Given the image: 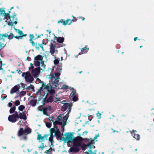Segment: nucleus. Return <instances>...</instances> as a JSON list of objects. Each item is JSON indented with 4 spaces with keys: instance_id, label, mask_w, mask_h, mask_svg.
<instances>
[{
    "instance_id": "obj_1",
    "label": "nucleus",
    "mask_w": 154,
    "mask_h": 154,
    "mask_svg": "<svg viewBox=\"0 0 154 154\" xmlns=\"http://www.w3.org/2000/svg\"><path fill=\"white\" fill-rule=\"evenodd\" d=\"M66 137H63V140L67 141L68 143H73V146L70 148V150L71 152H78L80 150L79 147L83 140V138L80 136L75 137L72 133L67 132L66 134Z\"/></svg>"
},
{
    "instance_id": "obj_2",
    "label": "nucleus",
    "mask_w": 154,
    "mask_h": 154,
    "mask_svg": "<svg viewBox=\"0 0 154 154\" xmlns=\"http://www.w3.org/2000/svg\"><path fill=\"white\" fill-rule=\"evenodd\" d=\"M56 69L57 72L54 73V75H50L49 77L50 83L52 84L54 88H57L59 85L60 76L62 69L61 65L57 66Z\"/></svg>"
},
{
    "instance_id": "obj_3",
    "label": "nucleus",
    "mask_w": 154,
    "mask_h": 154,
    "mask_svg": "<svg viewBox=\"0 0 154 154\" xmlns=\"http://www.w3.org/2000/svg\"><path fill=\"white\" fill-rule=\"evenodd\" d=\"M50 134H44L43 136L42 134H38L37 135V139L39 141V142H45V141L48 140L52 144L54 142V137L55 134L53 135V133H55V128H52L50 130Z\"/></svg>"
},
{
    "instance_id": "obj_4",
    "label": "nucleus",
    "mask_w": 154,
    "mask_h": 154,
    "mask_svg": "<svg viewBox=\"0 0 154 154\" xmlns=\"http://www.w3.org/2000/svg\"><path fill=\"white\" fill-rule=\"evenodd\" d=\"M17 32L19 34L20 36H14L12 33H11L9 35H8V39L10 40L12 39L13 37L17 39L18 40L22 39L23 36H26L27 35L26 34H24L22 31L19 29H15Z\"/></svg>"
},
{
    "instance_id": "obj_5",
    "label": "nucleus",
    "mask_w": 154,
    "mask_h": 154,
    "mask_svg": "<svg viewBox=\"0 0 154 154\" xmlns=\"http://www.w3.org/2000/svg\"><path fill=\"white\" fill-rule=\"evenodd\" d=\"M31 129L29 128H27L23 130V128H20L18 130L17 135L18 137H21L23 134L27 135V134L31 133Z\"/></svg>"
},
{
    "instance_id": "obj_6",
    "label": "nucleus",
    "mask_w": 154,
    "mask_h": 154,
    "mask_svg": "<svg viewBox=\"0 0 154 154\" xmlns=\"http://www.w3.org/2000/svg\"><path fill=\"white\" fill-rule=\"evenodd\" d=\"M64 114L65 113L59 115L57 116V120L61 122L62 124H63L64 126L66 124L67 120L69 117V114H66L65 115Z\"/></svg>"
},
{
    "instance_id": "obj_7",
    "label": "nucleus",
    "mask_w": 154,
    "mask_h": 154,
    "mask_svg": "<svg viewBox=\"0 0 154 154\" xmlns=\"http://www.w3.org/2000/svg\"><path fill=\"white\" fill-rule=\"evenodd\" d=\"M22 75L23 77H24L26 81L29 83H32L34 80L33 77L31 75L29 71H27L26 72H23Z\"/></svg>"
},
{
    "instance_id": "obj_8",
    "label": "nucleus",
    "mask_w": 154,
    "mask_h": 154,
    "mask_svg": "<svg viewBox=\"0 0 154 154\" xmlns=\"http://www.w3.org/2000/svg\"><path fill=\"white\" fill-rule=\"evenodd\" d=\"M72 106V104L71 103H64L63 105L61 107V110L62 111H65L68 109L67 113L66 114H69L71 111V107Z\"/></svg>"
},
{
    "instance_id": "obj_9",
    "label": "nucleus",
    "mask_w": 154,
    "mask_h": 154,
    "mask_svg": "<svg viewBox=\"0 0 154 154\" xmlns=\"http://www.w3.org/2000/svg\"><path fill=\"white\" fill-rule=\"evenodd\" d=\"M39 110L43 112V114L47 116H48L47 111H50L51 110V106H48L47 107H44L43 106H39L38 108Z\"/></svg>"
},
{
    "instance_id": "obj_10",
    "label": "nucleus",
    "mask_w": 154,
    "mask_h": 154,
    "mask_svg": "<svg viewBox=\"0 0 154 154\" xmlns=\"http://www.w3.org/2000/svg\"><path fill=\"white\" fill-rule=\"evenodd\" d=\"M8 34L7 33L0 34V48L1 49L3 48L6 45V44L5 43V40L3 37L8 38Z\"/></svg>"
},
{
    "instance_id": "obj_11",
    "label": "nucleus",
    "mask_w": 154,
    "mask_h": 154,
    "mask_svg": "<svg viewBox=\"0 0 154 154\" xmlns=\"http://www.w3.org/2000/svg\"><path fill=\"white\" fill-rule=\"evenodd\" d=\"M16 14H15V13H14V15L12 16L11 17V19L10 18L9 22L8 23L9 25L11 26H13L14 24H17V17H16Z\"/></svg>"
},
{
    "instance_id": "obj_12",
    "label": "nucleus",
    "mask_w": 154,
    "mask_h": 154,
    "mask_svg": "<svg viewBox=\"0 0 154 154\" xmlns=\"http://www.w3.org/2000/svg\"><path fill=\"white\" fill-rule=\"evenodd\" d=\"M17 119L16 112L15 113L9 115L8 118V121L12 123L15 122L17 121Z\"/></svg>"
},
{
    "instance_id": "obj_13",
    "label": "nucleus",
    "mask_w": 154,
    "mask_h": 154,
    "mask_svg": "<svg viewBox=\"0 0 154 154\" xmlns=\"http://www.w3.org/2000/svg\"><path fill=\"white\" fill-rule=\"evenodd\" d=\"M56 43V41H53V40L52 39L51 40V43L50 45V48L49 52L52 55L54 54L55 52V46L53 44H55Z\"/></svg>"
},
{
    "instance_id": "obj_14",
    "label": "nucleus",
    "mask_w": 154,
    "mask_h": 154,
    "mask_svg": "<svg viewBox=\"0 0 154 154\" xmlns=\"http://www.w3.org/2000/svg\"><path fill=\"white\" fill-rule=\"evenodd\" d=\"M41 69L42 70V69H41L40 67H38L32 69L31 71L32 74L34 77H37Z\"/></svg>"
},
{
    "instance_id": "obj_15",
    "label": "nucleus",
    "mask_w": 154,
    "mask_h": 154,
    "mask_svg": "<svg viewBox=\"0 0 154 154\" xmlns=\"http://www.w3.org/2000/svg\"><path fill=\"white\" fill-rule=\"evenodd\" d=\"M40 82L42 83V86L40 88V89L38 91V92H36V94H38V93H39V94L40 95L41 93V91H43L44 89L46 90L47 89L48 87L47 86H49L48 84H47V85H45L44 83L43 82L41 81V80L39 79Z\"/></svg>"
},
{
    "instance_id": "obj_16",
    "label": "nucleus",
    "mask_w": 154,
    "mask_h": 154,
    "mask_svg": "<svg viewBox=\"0 0 154 154\" xmlns=\"http://www.w3.org/2000/svg\"><path fill=\"white\" fill-rule=\"evenodd\" d=\"M16 112L18 119H23L24 120H26V119L27 117L25 112H20L19 115L17 111H16Z\"/></svg>"
},
{
    "instance_id": "obj_17",
    "label": "nucleus",
    "mask_w": 154,
    "mask_h": 154,
    "mask_svg": "<svg viewBox=\"0 0 154 154\" xmlns=\"http://www.w3.org/2000/svg\"><path fill=\"white\" fill-rule=\"evenodd\" d=\"M57 23H61L63 25H66L67 24H68L69 25L71 24L72 23V21L70 19H67L66 21L64 19H62L58 21Z\"/></svg>"
},
{
    "instance_id": "obj_18",
    "label": "nucleus",
    "mask_w": 154,
    "mask_h": 154,
    "mask_svg": "<svg viewBox=\"0 0 154 154\" xmlns=\"http://www.w3.org/2000/svg\"><path fill=\"white\" fill-rule=\"evenodd\" d=\"M55 136H56L57 138H60L61 140H63V137L61 135V133L57 126L55 127Z\"/></svg>"
},
{
    "instance_id": "obj_19",
    "label": "nucleus",
    "mask_w": 154,
    "mask_h": 154,
    "mask_svg": "<svg viewBox=\"0 0 154 154\" xmlns=\"http://www.w3.org/2000/svg\"><path fill=\"white\" fill-rule=\"evenodd\" d=\"M137 131L136 130H133L131 131V134L132 136L137 140H139L140 138V135L136 133Z\"/></svg>"
},
{
    "instance_id": "obj_20",
    "label": "nucleus",
    "mask_w": 154,
    "mask_h": 154,
    "mask_svg": "<svg viewBox=\"0 0 154 154\" xmlns=\"http://www.w3.org/2000/svg\"><path fill=\"white\" fill-rule=\"evenodd\" d=\"M54 96L53 95H51L46 100V98H44L43 100V105H44L45 102L49 103L52 102L53 101V98Z\"/></svg>"
},
{
    "instance_id": "obj_21",
    "label": "nucleus",
    "mask_w": 154,
    "mask_h": 154,
    "mask_svg": "<svg viewBox=\"0 0 154 154\" xmlns=\"http://www.w3.org/2000/svg\"><path fill=\"white\" fill-rule=\"evenodd\" d=\"M54 38L53 41H57L58 43H62L64 41V38L63 37H57L55 36Z\"/></svg>"
},
{
    "instance_id": "obj_22",
    "label": "nucleus",
    "mask_w": 154,
    "mask_h": 154,
    "mask_svg": "<svg viewBox=\"0 0 154 154\" xmlns=\"http://www.w3.org/2000/svg\"><path fill=\"white\" fill-rule=\"evenodd\" d=\"M51 84V85H50L49 86H47L48 88L46 90H47L48 93H50L51 95L53 96L54 94L55 93V91L54 89H52V88H53V87L52 86V84Z\"/></svg>"
},
{
    "instance_id": "obj_23",
    "label": "nucleus",
    "mask_w": 154,
    "mask_h": 154,
    "mask_svg": "<svg viewBox=\"0 0 154 154\" xmlns=\"http://www.w3.org/2000/svg\"><path fill=\"white\" fill-rule=\"evenodd\" d=\"M88 50L89 48H87V46L86 45L85 47L82 48L81 51L79 53L77 56H75V57H76L77 56H78L79 55H80L83 54L87 53L88 52Z\"/></svg>"
},
{
    "instance_id": "obj_24",
    "label": "nucleus",
    "mask_w": 154,
    "mask_h": 154,
    "mask_svg": "<svg viewBox=\"0 0 154 154\" xmlns=\"http://www.w3.org/2000/svg\"><path fill=\"white\" fill-rule=\"evenodd\" d=\"M20 86L19 84L15 85L11 90L10 92L11 94L15 93L17 91L20 89Z\"/></svg>"
},
{
    "instance_id": "obj_25",
    "label": "nucleus",
    "mask_w": 154,
    "mask_h": 154,
    "mask_svg": "<svg viewBox=\"0 0 154 154\" xmlns=\"http://www.w3.org/2000/svg\"><path fill=\"white\" fill-rule=\"evenodd\" d=\"M92 146L91 143H88L87 145L85 144H83L82 146V150H85L86 148H89L91 149L92 148Z\"/></svg>"
},
{
    "instance_id": "obj_26",
    "label": "nucleus",
    "mask_w": 154,
    "mask_h": 154,
    "mask_svg": "<svg viewBox=\"0 0 154 154\" xmlns=\"http://www.w3.org/2000/svg\"><path fill=\"white\" fill-rule=\"evenodd\" d=\"M11 13L10 11L8 12V13H4L3 15L4 17L5 18L6 20H8L9 19H10L11 18V17L10 15V14Z\"/></svg>"
},
{
    "instance_id": "obj_27",
    "label": "nucleus",
    "mask_w": 154,
    "mask_h": 154,
    "mask_svg": "<svg viewBox=\"0 0 154 154\" xmlns=\"http://www.w3.org/2000/svg\"><path fill=\"white\" fill-rule=\"evenodd\" d=\"M37 103V101L35 100H31L29 103V105L32 106H35Z\"/></svg>"
},
{
    "instance_id": "obj_28",
    "label": "nucleus",
    "mask_w": 154,
    "mask_h": 154,
    "mask_svg": "<svg viewBox=\"0 0 154 154\" xmlns=\"http://www.w3.org/2000/svg\"><path fill=\"white\" fill-rule=\"evenodd\" d=\"M116 128H115L116 130L114 129L113 128H111V129L112 131V132L113 133L115 132L117 133H120V131L121 130L120 128L117 126H116Z\"/></svg>"
},
{
    "instance_id": "obj_29",
    "label": "nucleus",
    "mask_w": 154,
    "mask_h": 154,
    "mask_svg": "<svg viewBox=\"0 0 154 154\" xmlns=\"http://www.w3.org/2000/svg\"><path fill=\"white\" fill-rule=\"evenodd\" d=\"M43 56L40 55H38L35 57L34 59L36 60L42 61L43 59Z\"/></svg>"
},
{
    "instance_id": "obj_30",
    "label": "nucleus",
    "mask_w": 154,
    "mask_h": 154,
    "mask_svg": "<svg viewBox=\"0 0 154 154\" xmlns=\"http://www.w3.org/2000/svg\"><path fill=\"white\" fill-rule=\"evenodd\" d=\"M53 123L54 125V126L55 128V127H56L55 126L57 125H62V123L61 122L57 120L54 121L53 122Z\"/></svg>"
},
{
    "instance_id": "obj_31",
    "label": "nucleus",
    "mask_w": 154,
    "mask_h": 154,
    "mask_svg": "<svg viewBox=\"0 0 154 154\" xmlns=\"http://www.w3.org/2000/svg\"><path fill=\"white\" fill-rule=\"evenodd\" d=\"M54 149H52L51 147L48 150H46L45 152V153L48 154H51L52 153V151H54Z\"/></svg>"
},
{
    "instance_id": "obj_32",
    "label": "nucleus",
    "mask_w": 154,
    "mask_h": 154,
    "mask_svg": "<svg viewBox=\"0 0 154 154\" xmlns=\"http://www.w3.org/2000/svg\"><path fill=\"white\" fill-rule=\"evenodd\" d=\"M70 89L72 90V92L70 94L71 97H72L73 96L75 95V94L76 92V90L73 88H70Z\"/></svg>"
},
{
    "instance_id": "obj_33",
    "label": "nucleus",
    "mask_w": 154,
    "mask_h": 154,
    "mask_svg": "<svg viewBox=\"0 0 154 154\" xmlns=\"http://www.w3.org/2000/svg\"><path fill=\"white\" fill-rule=\"evenodd\" d=\"M16 109V107L15 106H14L12 108H11L9 110V112L11 114L15 112L16 111H15Z\"/></svg>"
},
{
    "instance_id": "obj_34",
    "label": "nucleus",
    "mask_w": 154,
    "mask_h": 154,
    "mask_svg": "<svg viewBox=\"0 0 154 154\" xmlns=\"http://www.w3.org/2000/svg\"><path fill=\"white\" fill-rule=\"evenodd\" d=\"M41 142L42 143V144L40 146H38V148H41V150H42L43 149L45 148V146L46 147L47 146H46V144H45L44 143L45 142Z\"/></svg>"
},
{
    "instance_id": "obj_35",
    "label": "nucleus",
    "mask_w": 154,
    "mask_h": 154,
    "mask_svg": "<svg viewBox=\"0 0 154 154\" xmlns=\"http://www.w3.org/2000/svg\"><path fill=\"white\" fill-rule=\"evenodd\" d=\"M25 107L23 105H21L18 107V109L20 111H22L25 109Z\"/></svg>"
},
{
    "instance_id": "obj_36",
    "label": "nucleus",
    "mask_w": 154,
    "mask_h": 154,
    "mask_svg": "<svg viewBox=\"0 0 154 154\" xmlns=\"http://www.w3.org/2000/svg\"><path fill=\"white\" fill-rule=\"evenodd\" d=\"M72 100L74 102H75L77 101L78 100V96L75 95L72 96Z\"/></svg>"
},
{
    "instance_id": "obj_37",
    "label": "nucleus",
    "mask_w": 154,
    "mask_h": 154,
    "mask_svg": "<svg viewBox=\"0 0 154 154\" xmlns=\"http://www.w3.org/2000/svg\"><path fill=\"white\" fill-rule=\"evenodd\" d=\"M34 65L35 66L37 67L39 66L40 65V63L38 61H34Z\"/></svg>"
},
{
    "instance_id": "obj_38",
    "label": "nucleus",
    "mask_w": 154,
    "mask_h": 154,
    "mask_svg": "<svg viewBox=\"0 0 154 154\" xmlns=\"http://www.w3.org/2000/svg\"><path fill=\"white\" fill-rule=\"evenodd\" d=\"M44 45H46V44H45L44 42H42V43L41 44H38V45H39V47H40L42 48V51H44V48L43 47Z\"/></svg>"
},
{
    "instance_id": "obj_39",
    "label": "nucleus",
    "mask_w": 154,
    "mask_h": 154,
    "mask_svg": "<svg viewBox=\"0 0 154 154\" xmlns=\"http://www.w3.org/2000/svg\"><path fill=\"white\" fill-rule=\"evenodd\" d=\"M60 60L59 58H58V59H56L54 61V64L57 65L59 63V61Z\"/></svg>"
},
{
    "instance_id": "obj_40",
    "label": "nucleus",
    "mask_w": 154,
    "mask_h": 154,
    "mask_svg": "<svg viewBox=\"0 0 154 154\" xmlns=\"http://www.w3.org/2000/svg\"><path fill=\"white\" fill-rule=\"evenodd\" d=\"M34 87L33 85H30L29 86H27V88H25V89H32V90L34 89Z\"/></svg>"
},
{
    "instance_id": "obj_41",
    "label": "nucleus",
    "mask_w": 154,
    "mask_h": 154,
    "mask_svg": "<svg viewBox=\"0 0 154 154\" xmlns=\"http://www.w3.org/2000/svg\"><path fill=\"white\" fill-rule=\"evenodd\" d=\"M46 125L48 128H50L51 127V123L46 122Z\"/></svg>"
},
{
    "instance_id": "obj_42",
    "label": "nucleus",
    "mask_w": 154,
    "mask_h": 154,
    "mask_svg": "<svg viewBox=\"0 0 154 154\" xmlns=\"http://www.w3.org/2000/svg\"><path fill=\"white\" fill-rule=\"evenodd\" d=\"M26 92L25 91H22L20 93V96H23L26 94Z\"/></svg>"
},
{
    "instance_id": "obj_43",
    "label": "nucleus",
    "mask_w": 154,
    "mask_h": 154,
    "mask_svg": "<svg viewBox=\"0 0 154 154\" xmlns=\"http://www.w3.org/2000/svg\"><path fill=\"white\" fill-rule=\"evenodd\" d=\"M20 104V101L18 100H16L15 102V104L16 106H18Z\"/></svg>"
},
{
    "instance_id": "obj_44",
    "label": "nucleus",
    "mask_w": 154,
    "mask_h": 154,
    "mask_svg": "<svg viewBox=\"0 0 154 154\" xmlns=\"http://www.w3.org/2000/svg\"><path fill=\"white\" fill-rule=\"evenodd\" d=\"M20 84L21 85V87L23 88V90L25 88V86H27L26 85L24 84L23 83H21Z\"/></svg>"
},
{
    "instance_id": "obj_45",
    "label": "nucleus",
    "mask_w": 154,
    "mask_h": 154,
    "mask_svg": "<svg viewBox=\"0 0 154 154\" xmlns=\"http://www.w3.org/2000/svg\"><path fill=\"white\" fill-rule=\"evenodd\" d=\"M97 117L98 118L100 119L101 117V113L99 112V111H98L97 113Z\"/></svg>"
},
{
    "instance_id": "obj_46",
    "label": "nucleus",
    "mask_w": 154,
    "mask_h": 154,
    "mask_svg": "<svg viewBox=\"0 0 154 154\" xmlns=\"http://www.w3.org/2000/svg\"><path fill=\"white\" fill-rule=\"evenodd\" d=\"M72 17L73 18L72 19V20H71L73 22H75L77 20V19L75 18L73 15L72 16Z\"/></svg>"
},
{
    "instance_id": "obj_47",
    "label": "nucleus",
    "mask_w": 154,
    "mask_h": 154,
    "mask_svg": "<svg viewBox=\"0 0 154 154\" xmlns=\"http://www.w3.org/2000/svg\"><path fill=\"white\" fill-rule=\"evenodd\" d=\"M68 88V86L66 85H63L62 88H61V89H65L67 88Z\"/></svg>"
},
{
    "instance_id": "obj_48",
    "label": "nucleus",
    "mask_w": 154,
    "mask_h": 154,
    "mask_svg": "<svg viewBox=\"0 0 154 154\" xmlns=\"http://www.w3.org/2000/svg\"><path fill=\"white\" fill-rule=\"evenodd\" d=\"M54 118V116H52V117H49L48 118V119L50 121H52L53 122L54 121L53 119Z\"/></svg>"
},
{
    "instance_id": "obj_49",
    "label": "nucleus",
    "mask_w": 154,
    "mask_h": 154,
    "mask_svg": "<svg viewBox=\"0 0 154 154\" xmlns=\"http://www.w3.org/2000/svg\"><path fill=\"white\" fill-rule=\"evenodd\" d=\"M4 13H5V11L4 10H0V14L2 15V14H3Z\"/></svg>"
},
{
    "instance_id": "obj_50",
    "label": "nucleus",
    "mask_w": 154,
    "mask_h": 154,
    "mask_svg": "<svg viewBox=\"0 0 154 154\" xmlns=\"http://www.w3.org/2000/svg\"><path fill=\"white\" fill-rule=\"evenodd\" d=\"M88 152H89L91 154H96V152H92V150L91 149H90L88 150Z\"/></svg>"
},
{
    "instance_id": "obj_51",
    "label": "nucleus",
    "mask_w": 154,
    "mask_h": 154,
    "mask_svg": "<svg viewBox=\"0 0 154 154\" xmlns=\"http://www.w3.org/2000/svg\"><path fill=\"white\" fill-rule=\"evenodd\" d=\"M78 17L79 19L81 20L82 21L84 20L85 19V18L82 17Z\"/></svg>"
},
{
    "instance_id": "obj_52",
    "label": "nucleus",
    "mask_w": 154,
    "mask_h": 154,
    "mask_svg": "<svg viewBox=\"0 0 154 154\" xmlns=\"http://www.w3.org/2000/svg\"><path fill=\"white\" fill-rule=\"evenodd\" d=\"M99 134H96L95 135L94 137V138L93 139V140H95L96 139L97 137H99Z\"/></svg>"
},
{
    "instance_id": "obj_53",
    "label": "nucleus",
    "mask_w": 154,
    "mask_h": 154,
    "mask_svg": "<svg viewBox=\"0 0 154 154\" xmlns=\"http://www.w3.org/2000/svg\"><path fill=\"white\" fill-rule=\"evenodd\" d=\"M30 65L31 66V67H29V70H30L31 69H32V70L33 69H33L34 66H33V64H32V63H31Z\"/></svg>"
},
{
    "instance_id": "obj_54",
    "label": "nucleus",
    "mask_w": 154,
    "mask_h": 154,
    "mask_svg": "<svg viewBox=\"0 0 154 154\" xmlns=\"http://www.w3.org/2000/svg\"><path fill=\"white\" fill-rule=\"evenodd\" d=\"M41 67H42L43 69H45V64H44V63H43V64H42V65H41Z\"/></svg>"
},
{
    "instance_id": "obj_55",
    "label": "nucleus",
    "mask_w": 154,
    "mask_h": 154,
    "mask_svg": "<svg viewBox=\"0 0 154 154\" xmlns=\"http://www.w3.org/2000/svg\"><path fill=\"white\" fill-rule=\"evenodd\" d=\"M30 38H32V39L34 38V36L33 34H30Z\"/></svg>"
},
{
    "instance_id": "obj_56",
    "label": "nucleus",
    "mask_w": 154,
    "mask_h": 154,
    "mask_svg": "<svg viewBox=\"0 0 154 154\" xmlns=\"http://www.w3.org/2000/svg\"><path fill=\"white\" fill-rule=\"evenodd\" d=\"M12 106V104L11 103L9 102L8 103V106L10 107H11Z\"/></svg>"
},
{
    "instance_id": "obj_57",
    "label": "nucleus",
    "mask_w": 154,
    "mask_h": 154,
    "mask_svg": "<svg viewBox=\"0 0 154 154\" xmlns=\"http://www.w3.org/2000/svg\"><path fill=\"white\" fill-rule=\"evenodd\" d=\"M56 100L55 101H54V102H56L57 101H60V98H57L56 97Z\"/></svg>"
},
{
    "instance_id": "obj_58",
    "label": "nucleus",
    "mask_w": 154,
    "mask_h": 154,
    "mask_svg": "<svg viewBox=\"0 0 154 154\" xmlns=\"http://www.w3.org/2000/svg\"><path fill=\"white\" fill-rule=\"evenodd\" d=\"M31 43H32V45L33 46H35V43L34 42H33V41H32V42H31Z\"/></svg>"
},
{
    "instance_id": "obj_59",
    "label": "nucleus",
    "mask_w": 154,
    "mask_h": 154,
    "mask_svg": "<svg viewBox=\"0 0 154 154\" xmlns=\"http://www.w3.org/2000/svg\"><path fill=\"white\" fill-rule=\"evenodd\" d=\"M26 136H25L23 137V139H24V140H26V139H27V136H26Z\"/></svg>"
},
{
    "instance_id": "obj_60",
    "label": "nucleus",
    "mask_w": 154,
    "mask_h": 154,
    "mask_svg": "<svg viewBox=\"0 0 154 154\" xmlns=\"http://www.w3.org/2000/svg\"><path fill=\"white\" fill-rule=\"evenodd\" d=\"M7 97V96L6 95V96H4V97H2V100H4Z\"/></svg>"
},
{
    "instance_id": "obj_61",
    "label": "nucleus",
    "mask_w": 154,
    "mask_h": 154,
    "mask_svg": "<svg viewBox=\"0 0 154 154\" xmlns=\"http://www.w3.org/2000/svg\"><path fill=\"white\" fill-rule=\"evenodd\" d=\"M138 39V37H135L134 38V40L135 41H136L137 40V39Z\"/></svg>"
},
{
    "instance_id": "obj_62",
    "label": "nucleus",
    "mask_w": 154,
    "mask_h": 154,
    "mask_svg": "<svg viewBox=\"0 0 154 154\" xmlns=\"http://www.w3.org/2000/svg\"><path fill=\"white\" fill-rule=\"evenodd\" d=\"M22 72V71L21 70H18V73L19 74H20V73H21Z\"/></svg>"
},
{
    "instance_id": "obj_63",
    "label": "nucleus",
    "mask_w": 154,
    "mask_h": 154,
    "mask_svg": "<svg viewBox=\"0 0 154 154\" xmlns=\"http://www.w3.org/2000/svg\"><path fill=\"white\" fill-rule=\"evenodd\" d=\"M54 67H52V68H50V69L52 71L53 70H54Z\"/></svg>"
},
{
    "instance_id": "obj_64",
    "label": "nucleus",
    "mask_w": 154,
    "mask_h": 154,
    "mask_svg": "<svg viewBox=\"0 0 154 154\" xmlns=\"http://www.w3.org/2000/svg\"><path fill=\"white\" fill-rule=\"evenodd\" d=\"M35 48H36V49H37V50H38V49H39V46L37 47V46H36L35 47Z\"/></svg>"
}]
</instances>
